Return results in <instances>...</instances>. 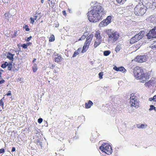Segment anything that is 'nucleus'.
Here are the masks:
<instances>
[{"label": "nucleus", "mask_w": 156, "mask_h": 156, "mask_svg": "<svg viewBox=\"0 0 156 156\" xmlns=\"http://www.w3.org/2000/svg\"><path fill=\"white\" fill-rule=\"evenodd\" d=\"M32 44V43L31 42H28L27 43V46H29Z\"/></svg>", "instance_id": "50"}, {"label": "nucleus", "mask_w": 156, "mask_h": 156, "mask_svg": "<svg viewBox=\"0 0 156 156\" xmlns=\"http://www.w3.org/2000/svg\"><path fill=\"white\" fill-rule=\"evenodd\" d=\"M5 152V150L4 148H2L0 149V153H4Z\"/></svg>", "instance_id": "39"}, {"label": "nucleus", "mask_w": 156, "mask_h": 156, "mask_svg": "<svg viewBox=\"0 0 156 156\" xmlns=\"http://www.w3.org/2000/svg\"><path fill=\"white\" fill-rule=\"evenodd\" d=\"M145 126V125L142 124L141 125L138 124L137 125V127L139 128H143Z\"/></svg>", "instance_id": "31"}, {"label": "nucleus", "mask_w": 156, "mask_h": 156, "mask_svg": "<svg viewBox=\"0 0 156 156\" xmlns=\"http://www.w3.org/2000/svg\"><path fill=\"white\" fill-rule=\"evenodd\" d=\"M5 65H6V66H8L9 65V64L8 63V62H5L4 63Z\"/></svg>", "instance_id": "53"}, {"label": "nucleus", "mask_w": 156, "mask_h": 156, "mask_svg": "<svg viewBox=\"0 0 156 156\" xmlns=\"http://www.w3.org/2000/svg\"><path fill=\"white\" fill-rule=\"evenodd\" d=\"M99 78L100 79H101L103 78V73L102 72H100L99 73Z\"/></svg>", "instance_id": "32"}, {"label": "nucleus", "mask_w": 156, "mask_h": 156, "mask_svg": "<svg viewBox=\"0 0 156 156\" xmlns=\"http://www.w3.org/2000/svg\"><path fill=\"white\" fill-rule=\"evenodd\" d=\"M84 37V38L85 37V36H84V35H83V36H82L81 37V38H83Z\"/></svg>", "instance_id": "56"}, {"label": "nucleus", "mask_w": 156, "mask_h": 156, "mask_svg": "<svg viewBox=\"0 0 156 156\" xmlns=\"http://www.w3.org/2000/svg\"><path fill=\"white\" fill-rule=\"evenodd\" d=\"M33 72L34 73L36 72L37 70V66L36 63H34L32 67Z\"/></svg>", "instance_id": "24"}, {"label": "nucleus", "mask_w": 156, "mask_h": 156, "mask_svg": "<svg viewBox=\"0 0 156 156\" xmlns=\"http://www.w3.org/2000/svg\"><path fill=\"white\" fill-rule=\"evenodd\" d=\"M130 103L131 107H134L136 108L139 106V103L137 97L135 95V94L132 93L130 94Z\"/></svg>", "instance_id": "6"}, {"label": "nucleus", "mask_w": 156, "mask_h": 156, "mask_svg": "<svg viewBox=\"0 0 156 156\" xmlns=\"http://www.w3.org/2000/svg\"><path fill=\"white\" fill-rule=\"evenodd\" d=\"M55 67V65L54 64H52L51 65V67H50V68L51 69H53Z\"/></svg>", "instance_id": "52"}, {"label": "nucleus", "mask_w": 156, "mask_h": 156, "mask_svg": "<svg viewBox=\"0 0 156 156\" xmlns=\"http://www.w3.org/2000/svg\"><path fill=\"white\" fill-rule=\"evenodd\" d=\"M3 2L5 3H8V0H3Z\"/></svg>", "instance_id": "47"}, {"label": "nucleus", "mask_w": 156, "mask_h": 156, "mask_svg": "<svg viewBox=\"0 0 156 156\" xmlns=\"http://www.w3.org/2000/svg\"><path fill=\"white\" fill-rule=\"evenodd\" d=\"M102 40L96 39L94 44V47L95 48H97L101 44Z\"/></svg>", "instance_id": "16"}, {"label": "nucleus", "mask_w": 156, "mask_h": 156, "mask_svg": "<svg viewBox=\"0 0 156 156\" xmlns=\"http://www.w3.org/2000/svg\"><path fill=\"white\" fill-rule=\"evenodd\" d=\"M90 140H92V137H90Z\"/></svg>", "instance_id": "58"}, {"label": "nucleus", "mask_w": 156, "mask_h": 156, "mask_svg": "<svg viewBox=\"0 0 156 156\" xmlns=\"http://www.w3.org/2000/svg\"><path fill=\"white\" fill-rule=\"evenodd\" d=\"M111 53L110 51H104V55L105 56H107L109 55Z\"/></svg>", "instance_id": "27"}, {"label": "nucleus", "mask_w": 156, "mask_h": 156, "mask_svg": "<svg viewBox=\"0 0 156 156\" xmlns=\"http://www.w3.org/2000/svg\"><path fill=\"white\" fill-rule=\"evenodd\" d=\"M103 13V7L100 4H96L93 9L89 11L87 14L88 20L90 22H96L100 20Z\"/></svg>", "instance_id": "1"}, {"label": "nucleus", "mask_w": 156, "mask_h": 156, "mask_svg": "<svg viewBox=\"0 0 156 156\" xmlns=\"http://www.w3.org/2000/svg\"><path fill=\"white\" fill-rule=\"evenodd\" d=\"M48 1L50 2V3L49 2H48V3L49 4L50 6L52 8H53L57 3L56 0H48Z\"/></svg>", "instance_id": "17"}, {"label": "nucleus", "mask_w": 156, "mask_h": 156, "mask_svg": "<svg viewBox=\"0 0 156 156\" xmlns=\"http://www.w3.org/2000/svg\"><path fill=\"white\" fill-rule=\"evenodd\" d=\"M0 106L2 107L4 106V103L2 100V99L0 100Z\"/></svg>", "instance_id": "34"}, {"label": "nucleus", "mask_w": 156, "mask_h": 156, "mask_svg": "<svg viewBox=\"0 0 156 156\" xmlns=\"http://www.w3.org/2000/svg\"><path fill=\"white\" fill-rule=\"evenodd\" d=\"M156 5V3L154 2H153L152 3L149 2L147 4V7L149 8H154Z\"/></svg>", "instance_id": "20"}, {"label": "nucleus", "mask_w": 156, "mask_h": 156, "mask_svg": "<svg viewBox=\"0 0 156 156\" xmlns=\"http://www.w3.org/2000/svg\"><path fill=\"white\" fill-rule=\"evenodd\" d=\"M150 47L152 48H156V40L154 41L151 44Z\"/></svg>", "instance_id": "26"}, {"label": "nucleus", "mask_w": 156, "mask_h": 156, "mask_svg": "<svg viewBox=\"0 0 156 156\" xmlns=\"http://www.w3.org/2000/svg\"><path fill=\"white\" fill-rule=\"evenodd\" d=\"M93 103L90 100L88 101V102H86L85 104V108H90L91 106L93 105Z\"/></svg>", "instance_id": "19"}, {"label": "nucleus", "mask_w": 156, "mask_h": 156, "mask_svg": "<svg viewBox=\"0 0 156 156\" xmlns=\"http://www.w3.org/2000/svg\"><path fill=\"white\" fill-rule=\"evenodd\" d=\"M52 57L54 62L58 63H59L63 60L61 55L56 52L54 53Z\"/></svg>", "instance_id": "9"}, {"label": "nucleus", "mask_w": 156, "mask_h": 156, "mask_svg": "<svg viewBox=\"0 0 156 156\" xmlns=\"http://www.w3.org/2000/svg\"><path fill=\"white\" fill-rule=\"evenodd\" d=\"M12 68V66L11 65L8 66V69L9 70H11Z\"/></svg>", "instance_id": "41"}, {"label": "nucleus", "mask_w": 156, "mask_h": 156, "mask_svg": "<svg viewBox=\"0 0 156 156\" xmlns=\"http://www.w3.org/2000/svg\"><path fill=\"white\" fill-rule=\"evenodd\" d=\"M87 33V32H84V34H85V33Z\"/></svg>", "instance_id": "62"}, {"label": "nucleus", "mask_w": 156, "mask_h": 156, "mask_svg": "<svg viewBox=\"0 0 156 156\" xmlns=\"http://www.w3.org/2000/svg\"><path fill=\"white\" fill-rule=\"evenodd\" d=\"M150 108L149 109V110L150 111L152 110H155V109L156 108V107H155L154 105H151L150 106Z\"/></svg>", "instance_id": "33"}, {"label": "nucleus", "mask_w": 156, "mask_h": 156, "mask_svg": "<svg viewBox=\"0 0 156 156\" xmlns=\"http://www.w3.org/2000/svg\"><path fill=\"white\" fill-rule=\"evenodd\" d=\"M101 33L100 31L98 30L96 31L94 36L96 39L102 40V37L101 34Z\"/></svg>", "instance_id": "15"}, {"label": "nucleus", "mask_w": 156, "mask_h": 156, "mask_svg": "<svg viewBox=\"0 0 156 156\" xmlns=\"http://www.w3.org/2000/svg\"><path fill=\"white\" fill-rule=\"evenodd\" d=\"M133 73L135 78L140 80L141 82L144 83L149 78V75L145 73L141 67L137 66L133 69Z\"/></svg>", "instance_id": "2"}, {"label": "nucleus", "mask_w": 156, "mask_h": 156, "mask_svg": "<svg viewBox=\"0 0 156 156\" xmlns=\"http://www.w3.org/2000/svg\"><path fill=\"white\" fill-rule=\"evenodd\" d=\"M105 33L108 36V41L109 42L114 43L119 38L120 35L117 32L111 29H108L105 31Z\"/></svg>", "instance_id": "3"}, {"label": "nucleus", "mask_w": 156, "mask_h": 156, "mask_svg": "<svg viewBox=\"0 0 156 156\" xmlns=\"http://www.w3.org/2000/svg\"><path fill=\"white\" fill-rule=\"evenodd\" d=\"M5 82V80L2 79L1 80H0V84H1L2 83H4Z\"/></svg>", "instance_id": "46"}, {"label": "nucleus", "mask_w": 156, "mask_h": 156, "mask_svg": "<svg viewBox=\"0 0 156 156\" xmlns=\"http://www.w3.org/2000/svg\"><path fill=\"white\" fill-rule=\"evenodd\" d=\"M43 121V119L42 118H40L38 119V122L39 123H41Z\"/></svg>", "instance_id": "38"}, {"label": "nucleus", "mask_w": 156, "mask_h": 156, "mask_svg": "<svg viewBox=\"0 0 156 156\" xmlns=\"http://www.w3.org/2000/svg\"><path fill=\"white\" fill-rule=\"evenodd\" d=\"M36 60V58H34L33 59V60L32 61L33 63H34V62Z\"/></svg>", "instance_id": "54"}, {"label": "nucleus", "mask_w": 156, "mask_h": 156, "mask_svg": "<svg viewBox=\"0 0 156 156\" xmlns=\"http://www.w3.org/2000/svg\"><path fill=\"white\" fill-rule=\"evenodd\" d=\"M49 39V41L50 42H52L54 41L55 40L54 36L53 34L51 35Z\"/></svg>", "instance_id": "25"}, {"label": "nucleus", "mask_w": 156, "mask_h": 156, "mask_svg": "<svg viewBox=\"0 0 156 156\" xmlns=\"http://www.w3.org/2000/svg\"><path fill=\"white\" fill-rule=\"evenodd\" d=\"M145 85L146 87H155L156 86V79L154 78H152L149 81L146 82Z\"/></svg>", "instance_id": "10"}, {"label": "nucleus", "mask_w": 156, "mask_h": 156, "mask_svg": "<svg viewBox=\"0 0 156 156\" xmlns=\"http://www.w3.org/2000/svg\"><path fill=\"white\" fill-rule=\"evenodd\" d=\"M37 16H36L34 17V20H36V19H37Z\"/></svg>", "instance_id": "57"}, {"label": "nucleus", "mask_w": 156, "mask_h": 156, "mask_svg": "<svg viewBox=\"0 0 156 156\" xmlns=\"http://www.w3.org/2000/svg\"><path fill=\"white\" fill-rule=\"evenodd\" d=\"M13 51H15V52H16V51H15L14 50Z\"/></svg>", "instance_id": "61"}, {"label": "nucleus", "mask_w": 156, "mask_h": 156, "mask_svg": "<svg viewBox=\"0 0 156 156\" xmlns=\"http://www.w3.org/2000/svg\"><path fill=\"white\" fill-rule=\"evenodd\" d=\"M4 71L2 69H0V79L2 77V72H3Z\"/></svg>", "instance_id": "42"}, {"label": "nucleus", "mask_w": 156, "mask_h": 156, "mask_svg": "<svg viewBox=\"0 0 156 156\" xmlns=\"http://www.w3.org/2000/svg\"><path fill=\"white\" fill-rule=\"evenodd\" d=\"M22 47L24 49H26L27 48V46L26 44H23L22 45Z\"/></svg>", "instance_id": "36"}, {"label": "nucleus", "mask_w": 156, "mask_h": 156, "mask_svg": "<svg viewBox=\"0 0 156 156\" xmlns=\"http://www.w3.org/2000/svg\"><path fill=\"white\" fill-rule=\"evenodd\" d=\"M6 95L8 96H11V91H9L8 93L6 94Z\"/></svg>", "instance_id": "43"}, {"label": "nucleus", "mask_w": 156, "mask_h": 156, "mask_svg": "<svg viewBox=\"0 0 156 156\" xmlns=\"http://www.w3.org/2000/svg\"><path fill=\"white\" fill-rule=\"evenodd\" d=\"M4 16L5 17V19L8 20L12 16V15L9 12H6L4 14Z\"/></svg>", "instance_id": "22"}, {"label": "nucleus", "mask_w": 156, "mask_h": 156, "mask_svg": "<svg viewBox=\"0 0 156 156\" xmlns=\"http://www.w3.org/2000/svg\"><path fill=\"white\" fill-rule=\"evenodd\" d=\"M118 3L123 4L126 0H116Z\"/></svg>", "instance_id": "29"}, {"label": "nucleus", "mask_w": 156, "mask_h": 156, "mask_svg": "<svg viewBox=\"0 0 156 156\" xmlns=\"http://www.w3.org/2000/svg\"><path fill=\"white\" fill-rule=\"evenodd\" d=\"M30 23L32 24H33L34 22V19H33L32 17H30Z\"/></svg>", "instance_id": "37"}, {"label": "nucleus", "mask_w": 156, "mask_h": 156, "mask_svg": "<svg viewBox=\"0 0 156 156\" xmlns=\"http://www.w3.org/2000/svg\"><path fill=\"white\" fill-rule=\"evenodd\" d=\"M146 9L142 3H139L134 8V13L137 16H142L145 13Z\"/></svg>", "instance_id": "4"}, {"label": "nucleus", "mask_w": 156, "mask_h": 156, "mask_svg": "<svg viewBox=\"0 0 156 156\" xmlns=\"http://www.w3.org/2000/svg\"><path fill=\"white\" fill-rule=\"evenodd\" d=\"M89 48V47L83 45L81 53H83L85 52Z\"/></svg>", "instance_id": "23"}, {"label": "nucleus", "mask_w": 156, "mask_h": 156, "mask_svg": "<svg viewBox=\"0 0 156 156\" xmlns=\"http://www.w3.org/2000/svg\"><path fill=\"white\" fill-rule=\"evenodd\" d=\"M154 101H156V95L154 96Z\"/></svg>", "instance_id": "51"}, {"label": "nucleus", "mask_w": 156, "mask_h": 156, "mask_svg": "<svg viewBox=\"0 0 156 156\" xmlns=\"http://www.w3.org/2000/svg\"><path fill=\"white\" fill-rule=\"evenodd\" d=\"M149 100L150 101H154V97H153V98H149Z\"/></svg>", "instance_id": "49"}, {"label": "nucleus", "mask_w": 156, "mask_h": 156, "mask_svg": "<svg viewBox=\"0 0 156 156\" xmlns=\"http://www.w3.org/2000/svg\"><path fill=\"white\" fill-rule=\"evenodd\" d=\"M148 38L150 39L156 37V27H154L149 31L147 35Z\"/></svg>", "instance_id": "11"}, {"label": "nucleus", "mask_w": 156, "mask_h": 156, "mask_svg": "<svg viewBox=\"0 0 156 156\" xmlns=\"http://www.w3.org/2000/svg\"><path fill=\"white\" fill-rule=\"evenodd\" d=\"M146 59V57L144 55L137 56L135 58V61L139 62H145Z\"/></svg>", "instance_id": "12"}, {"label": "nucleus", "mask_w": 156, "mask_h": 156, "mask_svg": "<svg viewBox=\"0 0 156 156\" xmlns=\"http://www.w3.org/2000/svg\"><path fill=\"white\" fill-rule=\"evenodd\" d=\"M14 54H12L9 52L7 53V58L9 60L13 61V57L14 56Z\"/></svg>", "instance_id": "18"}, {"label": "nucleus", "mask_w": 156, "mask_h": 156, "mask_svg": "<svg viewBox=\"0 0 156 156\" xmlns=\"http://www.w3.org/2000/svg\"><path fill=\"white\" fill-rule=\"evenodd\" d=\"M6 66H7L6 65H5L4 64H2L1 66V67L3 68H6Z\"/></svg>", "instance_id": "44"}, {"label": "nucleus", "mask_w": 156, "mask_h": 156, "mask_svg": "<svg viewBox=\"0 0 156 156\" xmlns=\"http://www.w3.org/2000/svg\"><path fill=\"white\" fill-rule=\"evenodd\" d=\"M113 69L116 71H120L123 73H125L126 71V69L124 68L122 66L119 67H117L116 66H115L113 67Z\"/></svg>", "instance_id": "14"}, {"label": "nucleus", "mask_w": 156, "mask_h": 156, "mask_svg": "<svg viewBox=\"0 0 156 156\" xmlns=\"http://www.w3.org/2000/svg\"><path fill=\"white\" fill-rule=\"evenodd\" d=\"M17 33V31L16 30L15 31H14V34L13 35V37H16L18 35Z\"/></svg>", "instance_id": "35"}, {"label": "nucleus", "mask_w": 156, "mask_h": 156, "mask_svg": "<svg viewBox=\"0 0 156 156\" xmlns=\"http://www.w3.org/2000/svg\"><path fill=\"white\" fill-rule=\"evenodd\" d=\"M32 37L30 36V37H27L26 39H25L27 41H29L31 39Z\"/></svg>", "instance_id": "40"}, {"label": "nucleus", "mask_w": 156, "mask_h": 156, "mask_svg": "<svg viewBox=\"0 0 156 156\" xmlns=\"http://www.w3.org/2000/svg\"><path fill=\"white\" fill-rule=\"evenodd\" d=\"M120 46L119 45H117L116 46V47L115 48V50L116 51V52H118L121 49Z\"/></svg>", "instance_id": "28"}, {"label": "nucleus", "mask_w": 156, "mask_h": 156, "mask_svg": "<svg viewBox=\"0 0 156 156\" xmlns=\"http://www.w3.org/2000/svg\"><path fill=\"white\" fill-rule=\"evenodd\" d=\"M15 150H16L15 148L14 147H12V151H11L12 152H14L15 151Z\"/></svg>", "instance_id": "48"}, {"label": "nucleus", "mask_w": 156, "mask_h": 156, "mask_svg": "<svg viewBox=\"0 0 156 156\" xmlns=\"http://www.w3.org/2000/svg\"><path fill=\"white\" fill-rule=\"evenodd\" d=\"M112 17L111 16H108L107 18L100 23L99 26L100 27L106 26L111 22Z\"/></svg>", "instance_id": "8"}, {"label": "nucleus", "mask_w": 156, "mask_h": 156, "mask_svg": "<svg viewBox=\"0 0 156 156\" xmlns=\"http://www.w3.org/2000/svg\"><path fill=\"white\" fill-rule=\"evenodd\" d=\"M81 50V48H78L76 51H75L73 54V55L72 56L73 57H74L76 56L77 55H78L80 52V51Z\"/></svg>", "instance_id": "21"}, {"label": "nucleus", "mask_w": 156, "mask_h": 156, "mask_svg": "<svg viewBox=\"0 0 156 156\" xmlns=\"http://www.w3.org/2000/svg\"><path fill=\"white\" fill-rule=\"evenodd\" d=\"M145 32L144 31H141L138 34L135 35L134 37H133L130 40V43L131 44H134L140 39L142 38L144 36Z\"/></svg>", "instance_id": "7"}, {"label": "nucleus", "mask_w": 156, "mask_h": 156, "mask_svg": "<svg viewBox=\"0 0 156 156\" xmlns=\"http://www.w3.org/2000/svg\"><path fill=\"white\" fill-rule=\"evenodd\" d=\"M41 2L42 3H43L44 2V0H41Z\"/></svg>", "instance_id": "55"}, {"label": "nucleus", "mask_w": 156, "mask_h": 156, "mask_svg": "<svg viewBox=\"0 0 156 156\" xmlns=\"http://www.w3.org/2000/svg\"><path fill=\"white\" fill-rule=\"evenodd\" d=\"M93 37L92 34H90L86 38V40L84 43V45L89 47L90 43L92 40Z\"/></svg>", "instance_id": "13"}, {"label": "nucleus", "mask_w": 156, "mask_h": 156, "mask_svg": "<svg viewBox=\"0 0 156 156\" xmlns=\"http://www.w3.org/2000/svg\"><path fill=\"white\" fill-rule=\"evenodd\" d=\"M23 28L25 29V30L27 31H29L30 30L28 26L27 25H25L24 26H23Z\"/></svg>", "instance_id": "30"}, {"label": "nucleus", "mask_w": 156, "mask_h": 156, "mask_svg": "<svg viewBox=\"0 0 156 156\" xmlns=\"http://www.w3.org/2000/svg\"><path fill=\"white\" fill-rule=\"evenodd\" d=\"M58 156H63V155H59Z\"/></svg>", "instance_id": "59"}, {"label": "nucleus", "mask_w": 156, "mask_h": 156, "mask_svg": "<svg viewBox=\"0 0 156 156\" xmlns=\"http://www.w3.org/2000/svg\"><path fill=\"white\" fill-rule=\"evenodd\" d=\"M64 139V138H63L62 139V140H63Z\"/></svg>", "instance_id": "60"}, {"label": "nucleus", "mask_w": 156, "mask_h": 156, "mask_svg": "<svg viewBox=\"0 0 156 156\" xmlns=\"http://www.w3.org/2000/svg\"><path fill=\"white\" fill-rule=\"evenodd\" d=\"M99 149L103 152L107 154H110L112 152L111 146L108 144L105 143L102 144L99 147Z\"/></svg>", "instance_id": "5"}, {"label": "nucleus", "mask_w": 156, "mask_h": 156, "mask_svg": "<svg viewBox=\"0 0 156 156\" xmlns=\"http://www.w3.org/2000/svg\"><path fill=\"white\" fill-rule=\"evenodd\" d=\"M62 13L64 16H66V11H65V10L63 11H62Z\"/></svg>", "instance_id": "45"}]
</instances>
